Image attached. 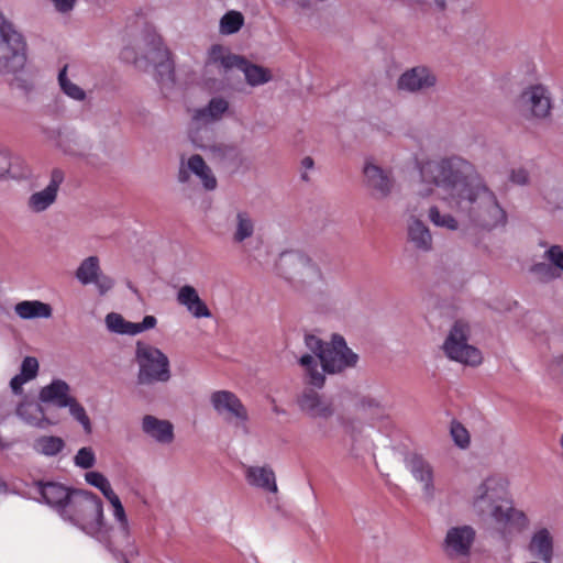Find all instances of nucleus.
Masks as SVG:
<instances>
[{"instance_id": "f257e3e1", "label": "nucleus", "mask_w": 563, "mask_h": 563, "mask_svg": "<svg viewBox=\"0 0 563 563\" xmlns=\"http://www.w3.org/2000/svg\"><path fill=\"white\" fill-rule=\"evenodd\" d=\"M423 181L445 194L444 200L470 225L492 231L507 223V213L474 165L459 155L428 159L420 164Z\"/></svg>"}, {"instance_id": "f03ea898", "label": "nucleus", "mask_w": 563, "mask_h": 563, "mask_svg": "<svg viewBox=\"0 0 563 563\" xmlns=\"http://www.w3.org/2000/svg\"><path fill=\"white\" fill-rule=\"evenodd\" d=\"M37 486L44 503L64 521L99 542L110 541V528L104 522L103 505L98 496L55 482L38 483Z\"/></svg>"}, {"instance_id": "7ed1b4c3", "label": "nucleus", "mask_w": 563, "mask_h": 563, "mask_svg": "<svg viewBox=\"0 0 563 563\" xmlns=\"http://www.w3.org/2000/svg\"><path fill=\"white\" fill-rule=\"evenodd\" d=\"M473 508L478 516L490 517L503 534L523 530L529 525L525 512L512 507L507 494V482L500 476H489L477 487Z\"/></svg>"}, {"instance_id": "20e7f679", "label": "nucleus", "mask_w": 563, "mask_h": 563, "mask_svg": "<svg viewBox=\"0 0 563 563\" xmlns=\"http://www.w3.org/2000/svg\"><path fill=\"white\" fill-rule=\"evenodd\" d=\"M320 362L316 356L309 353L302 354L298 358L302 367L307 383L313 387L322 388L324 385V374H338L356 365L358 356L346 344L344 338L340 334H333L325 351L322 353Z\"/></svg>"}, {"instance_id": "39448f33", "label": "nucleus", "mask_w": 563, "mask_h": 563, "mask_svg": "<svg viewBox=\"0 0 563 563\" xmlns=\"http://www.w3.org/2000/svg\"><path fill=\"white\" fill-rule=\"evenodd\" d=\"M144 41L146 44V54L144 56H122L125 60H132L137 67H143V62L146 65H152L155 68V79L161 89H169L175 84L174 67L169 59V52L164 46L162 37L157 34L156 30L152 26H146L144 30Z\"/></svg>"}, {"instance_id": "423d86ee", "label": "nucleus", "mask_w": 563, "mask_h": 563, "mask_svg": "<svg viewBox=\"0 0 563 563\" xmlns=\"http://www.w3.org/2000/svg\"><path fill=\"white\" fill-rule=\"evenodd\" d=\"M27 60L26 42L15 25L0 11V75H16Z\"/></svg>"}, {"instance_id": "0eeeda50", "label": "nucleus", "mask_w": 563, "mask_h": 563, "mask_svg": "<svg viewBox=\"0 0 563 563\" xmlns=\"http://www.w3.org/2000/svg\"><path fill=\"white\" fill-rule=\"evenodd\" d=\"M106 499L111 505V515L117 525V528L110 526L104 520V522L110 528V541L107 543H101L104 544L107 549L113 553L118 562L130 563L129 556L137 555L139 552L131 540V527L125 509L117 494H113Z\"/></svg>"}, {"instance_id": "6e6552de", "label": "nucleus", "mask_w": 563, "mask_h": 563, "mask_svg": "<svg viewBox=\"0 0 563 563\" xmlns=\"http://www.w3.org/2000/svg\"><path fill=\"white\" fill-rule=\"evenodd\" d=\"M135 361L139 365V385H153L169 380V360L159 349L148 343L137 342Z\"/></svg>"}, {"instance_id": "1a4fd4ad", "label": "nucleus", "mask_w": 563, "mask_h": 563, "mask_svg": "<svg viewBox=\"0 0 563 563\" xmlns=\"http://www.w3.org/2000/svg\"><path fill=\"white\" fill-rule=\"evenodd\" d=\"M468 325L462 321H456L443 343V351L452 361L475 366L482 362V353L478 349L468 344Z\"/></svg>"}, {"instance_id": "9d476101", "label": "nucleus", "mask_w": 563, "mask_h": 563, "mask_svg": "<svg viewBox=\"0 0 563 563\" xmlns=\"http://www.w3.org/2000/svg\"><path fill=\"white\" fill-rule=\"evenodd\" d=\"M276 269L286 279H300L312 284L321 279L319 267L300 251L289 250L280 253Z\"/></svg>"}, {"instance_id": "9b49d317", "label": "nucleus", "mask_w": 563, "mask_h": 563, "mask_svg": "<svg viewBox=\"0 0 563 563\" xmlns=\"http://www.w3.org/2000/svg\"><path fill=\"white\" fill-rule=\"evenodd\" d=\"M76 279L84 286L93 285L100 296L114 286V279L101 271L100 260L96 255L84 258L75 272Z\"/></svg>"}, {"instance_id": "f8f14e48", "label": "nucleus", "mask_w": 563, "mask_h": 563, "mask_svg": "<svg viewBox=\"0 0 563 563\" xmlns=\"http://www.w3.org/2000/svg\"><path fill=\"white\" fill-rule=\"evenodd\" d=\"M210 401L218 415L245 429L247 411L235 394L229 390H218L211 394Z\"/></svg>"}, {"instance_id": "ddd939ff", "label": "nucleus", "mask_w": 563, "mask_h": 563, "mask_svg": "<svg viewBox=\"0 0 563 563\" xmlns=\"http://www.w3.org/2000/svg\"><path fill=\"white\" fill-rule=\"evenodd\" d=\"M475 540V530L471 526L452 527L448 530L442 548L450 559L467 558Z\"/></svg>"}, {"instance_id": "4468645a", "label": "nucleus", "mask_w": 563, "mask_h": 563, "mask_svg": "<svg viewBox=\"0 0 563 563\" xmlns=\"http://www.w3.org/2000/svg\"><path fill=\"white\" fill-rule=\"evenodd\" d=\"M297 402L300 410L312 419L328 420L335 412L333 400L313 389H305Z\"/></svg>"}, {"instance_id": "2eb2a0df", "label": "nucleus", "mask_w": 563, "mask_h": 563, "mask_svg": "<svg viewBox=\"0 0 563 563\" xmlns=\"http://www.w3.org/2000/svg\"><path fill=\"white\" fill-rule=\"evenodd\" d=\"M522 109L536 118H545L551 110V97L542 85H533L522 91L520 96Z\"/></svg>"}, {"instance_id": "dca6fc26", "label": "nucleus", "mask_w": 563, "mask_h": 563, "mask_svg": "<svg viewBox=\"0 0 563 563\" xmlns=\"http://www.w3.org/2000/svg\"><path fill=\"white\" fill-rule=\"evenodd\" d=\"M406 468L413 478L422 485V492L427 499L434 497L433 468L431 464L420 454L409 453L405 457Z\"/></svg>"}, {"instance_id": "f3484780", "label": "nucleus", "mask_w": 563, "mask_h": 563, "mask_svg": "<svg viewBox=\"0 0 563 563\" xmlns=\"http://www.w3.org/2000/svg\"><path fill=\"white\" fill-rule=\"evenodd\" d=\"M190 173L196 175L202 183L206 190H214L217 187V179L210 169V167L206 164L203 158L195 154L190 156L185 163L184 159L180 162L179 170H178V180L179 183H187L190 178Z\"/></svg>"}, {"instance_id": "a211bd4d", "label": "nucleus", "mask_w": 563, "mask_h": 563, "mask_svg": "<svg viewBox=\"0 0 563 563\" xmlns=\"http://www.w3.org/2000/svg\"><path fill=\"white\" fill-rule=\"evenodd\" d=\"M64 179L60 170L54 169L48 185L34 194L27 199V208L33 213H41L46 211L57 198L58 188Z\"/></svg>"}, {"instance_id": "6ab92c4d", "label": "nucleus", "mask_w": 563, "mask_h": 563, "mask_svg": "<svg viewBox=\"0 0 563 563\" xmlns=\"http://www.w3.org/2000/svg\"><path fill=\"white\" fill-rule=\"evenodd\" d=\"M363 174L365 186L373 197L383 199L390 194L393 179L386 170L371 162H366Z\"/></svg>"}, {"instance_id": "aec40b11", "label": "nucleus", "mask_w": 563, "mask_h": 563, "mask_svg": "<svg viewBox=\"0 0 563 563\" xmlns=\"http://www.w3.org/2000/svg\"><path fill=\"white\" fill-rule=\"evenodd\" d=\"M437 77L424 66H417L406 70L398 79L397 86L400 90L418 92L435 85Z\"/></svg>"}, {"instance_id": "412c9836", "label": "nucleus", "mask_w": 563, "mask_h": 563, "mask_svg": "<svg viewBox=\"0 0 563 563\" xmlns=\"http://www.w3.org/2000/svg\"><path fill=\"white\" fill-rule=\"evenodd\" d=\"M528 551L532 558L543 563H552L554 558V538L552 532L544 527L536 529L528 543Z\"/></svg>"}, {"instance_id": "4be33fe9", "label": "nucleus", "mask_w": 563, "mask_h": 563, "mask_svg": "<svg viewBox=\"0 0 563 563\" xmlns=\"http://www.w3.org/2000/svg\"><path fill=\"white\" fill-rule=\"evenodd\" d=\"M190 139L197 147L208 152L214 161L221 164L238 165L240 162V150L234 144L222 142L203 144L199 141L197 132L195 131L190 132Z\"/></svg>"}, {"instance_id": "5701e85b", "label": "nucleus", "mask_w": 563, "mask_h": 563, "mask_svg": "<svg viewBox=\"0 0 563 563\" xmlns=\"http://www.w3.org/2000/svg\"><path fill=\"white\" fill-rule=\"evenodd\" d=\"M356 409L366 415L372 422L389 417V402L385 394H367L358 398Z\"/></svg>"}, {"instance_id": "b1692460", "label": "nucleus", "mask_w": 563, "mask_h": 563, "mask_svg": "<svg viewBox=\"0 0 563 563\" xmlns=\"http://www.w3.org/2000/svg\"><path fill=\"white\" fill-rule=\"evenodd\" d=\"M74 396L70 394V386L63 379H53L48 385L41 388L38 399L43 404L53 405L56 408H66L70 405Z\"/></svg>"}, {"instance_id": "393cba45", "label": "nucleus", "mask_w": 563, "mask_h": 563, "mask_svg": "<svg viewBox=\"0 0 563 563\" xmlns=\"http://www.w3.org/2000/svg\"><path fill=\"white\" fill-rule=\"evenodd\" d=\"M177 302L195 318H210L211 311L191 285L181 286L176 295Z\"/></svg>"}, {"instance_id": "a878e982", "label": "nucleus", "mask_w": 563, "mask_h": 563, "mask_svg": "<svg viewBox=\"0 0 563 563\" xmlns=\"http://www.w3.org/2000/svg\"><path fill=\"white\" fill-rule=\"evenodd\" d=\"M244 475L252 487L273 494L278 490L276 476L271 466H245Z\"/></svg>"}, {"instance_id": "bb28decb", "label": "nucleus", "mask_w": 563, "mask_h": 563, "mask_svg": "<svg viewBox=\"0 0 563 563\" xmlns=\"http://www.w3.org/2000/svg\"><path fill=\"white\" fill-rule=\"evenodd\" d=\"M143 432L159 444H169L174 440V427L168 420L146 415L142 420Z\"/></svg>"}, {"instance_id": "cd10ccee", "label": "nucleus", "mask_w": 563, "mask_h": 563, "mask_svg": "<svg viewBox=\"0 0 563 563\" xmlns=\"http://www.w3.org/2000/svg\"><path fill=\"white\" fill-rule=\"evenodd\" d=\"M228 109L229 102L224 98L214 97L206 107L195 110L192 123L199 129L202 125L220 120Z\"/></svg>"}, {"instance_id": "c85d7f7f", "label": "nucleus", "mask_w": 563, "mask_h": 563, "mask_svg": "<svg viewBox=\"0 0 563 563\" xmlns=\"http://www.w3.org/2000/svg\"><path fill=\"white\" fill-rule=\"evenodd\" d=\"M408 241L419 252H430L433 240L429 228L419 219L411 217L407 225Z\"/></svg>"}, {"instance_id": "c756f323", "label": "nucleus", "mask_w": 563, "mask_h": 563, "mask_svg": "<svg viewBox=\"0 0 563 563\" xmlns=\"http://www.w3.org/2000/svg\"><path fill=\"white\" fill-rule=\"evenodd\" d=\"M239 63H242V56L232 54L220 44H213L208 51L207 65H212L224 73L238 68Z\"/></svg>"}, {"instance_id": "7c9ffc66", "label": "nucleus", "mask_w": 563, "mask_h": 563, "mask_svg": "<svg viewBox=\"0 0 563 563\" xmlns=\"http://www.w3.org/2000/svg\"><path fill=\"white\" fill-rule=\"evenodd\" d=\"M14 312L22 320L48 319L53 314V308L41 300H23L14 306Z\"/></svg>"}, {"instance_id": "2f4dec72", "label": "nucleus", "mask_w": 563, "mask_h": 563, "mask_svg": "<svg viewBox=\"0 0 563 563\" xmlns=\"http://www.w3.org/2000/svg\"><path fill=\"white\" fill-rule=\"evenodd\" d=\"M16 416L26 424L38 429H46L48 426L54 424L45 416L43 408L34 402H21L16 407Z\"/></svg>"}, {"instance_id": "473e14b6", "label": "nucleus", "mask_w": 563, "mask_h": 563, "mask_svg": "<svg viewBox=\"0 0 563 563\" xmlns=\"http://www.w3.org/2000/svg\"><path fill=\"white\" fill-rule=\"evenodd\" d=\"M341 424L345 431V433L350 437L352 442V452L355 455L360 454V451L369 452L373 450L374 444L367 438H364L363 426L356 420H341Z\"/></svg>"}, {"instance_id": "72a5a7b5", "label": "nucleus", "mask_w": 563, "mask_h": 563, "mask_svg": "<svg viewBox=\"0 0 563 563\" xmlns=\"http://www.w3.org/2000/svg\"><path fill=\"white\" fill-rule=\"evenodd\" d=\"M5 175L14 179H23L30 176V169L27 166L21 167V158L11 157L7 150L0 148V178Z\"/></svg>"}, {"instance_id": "f704fd0d", "label": "nucleus", "mask_w": 563, "mask_h": 563, "mask_svg": "<svg viewBox=\"0 0 563 563\" xmlns=\"http://www.w3.org/2000/svg\"><path fill=\"white\" fill-rule=\"evenodd\" d=\"M66 442L57 435H41L34 439L32 449L45 457H55L64 451Z\"/></svg>"}, {"instance_id": "c9c22d12", "label": "nucleus", "mask_w": 563, "mask_h": 563, "mask_svg": "<svg viewBox=\"0 0 563 563\" xmlns=\"http://www.w3.org/2000/svg\"><path fill=\"white\" fill-rule=\"evenodd\" d=\"M255 232V222L251 213L245 210H240L235 214L234 230L232 240L234 243H243L250 239Z\"/></svg>"}, {"instance_id": "e433bc0d", "label": "nucleus", "mask_w": 563, "mask_h": 563, "mask_svg": "<svg viewBox=\"0 0 563 563\" xmlns=\"http://www.w3.org/2000/svg\"><path fill=\"white\" fill-rule=\"evenodd\" d=\"M238 69L244 74L246 82L252 87L264 85L272 78L268 69L252 64L244 57H242V63H239Z\"/></svg>"}, {"instance_id": "4c0bfd02", "label": "nucleus", "mask_w": 563, "mask_h": 563, "mask_svg": "<svg viewBox=\"0 0 563 563\" xmlns=\"http://www.w3.org/2000/svg\"><path fill=\"white\" fill-rule=\"evenodd\" d=\"M245 19L242 12L236 10L227 11L219 21V33L232 35L238 33L244 25Z\"/></svg>"}, {"instance_id": "58836bf2", "label": "nucleus", "mask_w": 563, "mask_h": 563, "mask_svg": "<svg viewBox=\"0 0 563 563\" xmlns=\"http://www.w3.org/2000/svg\"><path fill=\"white\" fill-rule=\"evenodd\" d=\"M58 84L62 91L69 98L76 101H82L86 98V92L82 88L71 82L67 77V65H65L58 73Z\"/></svg>"}, {"instance_id": "ea45409f", "label": "nucleus", "mask_w": 563, "mask_h": 563, "mask_svg": "<svg viewBox=\"0 0 563 563\" xmlns=\"http://www.w3.org/2000/svg\"><path fill=\"white\" fill-rule=\"evenodd\" d=\"M429 220L439 228L455 231L459 229L457 220L450 213H441L437 206H432L428 213Z\"/></svg>"}, {"instance_id": "a19ab883", "label": "nucleus", "mask_w": 563, "mask_h": 563, "mask_svg": "<svg viewBox=\"0 0 563 563\" xmlns=\"http://www.w3.org/2000/svg\"><path fill=\"white\" fill-rule=\"evenodd\" d=\"M85 479L89 485L98 488L106 498L115 494L111 487L109 479L100 472H87L85 475Z\"/></svg>"}, {"instance_id": "79ce46f5", "label": "nucleus", "mask_w": 563, "mask_h": 563, "mask_svg": "<svg viewBox=\"0 0 563 563\" xmlns=\"http://www.w3.org/2000/svg\"><path fill=\"white\" fill-rule=\"evenodd\" d=\"M66 408L69 409L70 416L81 424L84 431L88 434L91 433V421L85 408L77 401L75 397L70 401V405H67Z\"/></svg>"}, {"instance_id": "37998d69", "label": "nucleus", "mask_w": 563, "mask_h": 563, "mask_svg": "<svg viewBox=\"0 0 563 563\" xmlns=\"http://www.w3.org/2000/svg\"><path fill=\"white\" fill-rule=\"evenodd\" d=\"M157 323V319L154 316H145L142 322L126 321L124 334L136 335L146 330L153 329Z\"/></svg>"}, {"instance_id": "c03bdc74", "label": "nucleus", "mask_w": 563, "mask_h": 563, "mask_svg": "<svg viewBox=\"0 0 563 563\" xmlns=\"http://www.w3.org/2000/svg\"><path fill=\"white\" fill-rule=\"evenodd\" d=\"M74 464L82 470L91 468L96 464V455L91 448L79 449L74 456Z\"/></svg>"}, {"instance_id": "a18cd8bd", "label": "nucleus", "mask_w": 563, "mask_h": 563, "mask_svg": "<svg viewBox=\"0 0 563 563\" xmlns=\"http://www.w3.org/2000/svg\"><path fill=\"white\" fill-rule=\"evenodd\" d=\"M531 272L541 280V282H550L558 277H560V273L556 272V268L553 265L548 263H537L531 267Z\"/></svg>"}, {"instance_id": "49530a36", "label": "nucleus", "mask_w": 563, "mask_h": 563, "mask_svg": "<svg viewBox=\"0 0 563 563\" xmlns=\"http://www.w3.org/2000/svg\"><path fill=\"white\" fill-rule=\"evenodd\" d=\"M451 435L454 441V443L461 448L466 449L470 445V434L466 428L456 421H453L451 423Z\"/></svg>"}, {"instance_id": "de8ad7c7", "label": "nucleus", "mask_w": 563, "mask_h": 563, "mask_svg": "<svg viewBox=\"0 0 563 563\" xmlns=\"http://www.w3.org/2000/svg\"><path fill=\"white\" fill-rule=\"evenodd\" d=\"M544 260L550 262L558 273H563V247L561 245H552L544 252Z\"/></svg>"}, {"instance_id": "09e8293b", "label": "nucleus", "mask_w": 563, "mask_h": 563, "mask_svg": "<svg viewBox=\"0 0 563 563\" xmlns=\"http://www.w3.org/2000/svg\"><path fill=\"white\" fill-rule=\"evenodd\" d=\"M305 345L312 353V356L318 358V363L321 360L322 353L325 351L327 343L313 334L305 335Z\"/></svg>"}, {"instance_id": "8fccbe9b", "label": "nucleus", "mask_w": 563, "mask_h": 563, "mask_svg": "<svg viewBox=\"0 0 563 563\" xmlns=\"http://www.w3.org/2000/svg\"><path fill=\"white\" fill-rule=\"evenodd\" d=\"M38 373V361L35 357L26 356L21 364L20 375L29 382L34 379Z\"/></svg>"}, {"instance_id": "3c124183", "label": "nucleus", "mask_w": 563, "mask_h": 563, "mask_svg": "<svg viewBox=\"0 0 563 563\" xmlns=\"http://www.w3.org/2000/svg\"><path fill=\"white\" fill-rule=\"evenodd\" d=\"M106 325L113 333L124 334L126 320L119 313L110 312L106 317Z\"/></svg>"}, {"instance_id": "603ef678", "label": "nucleus", "mask_w": 563, "mask_h": 563, "mask_svg": "<svg viewBox=\"0 0 563 563\" xmlns=\"http://www.w3.org/2000/svg\"><path fill=\"white\" fill-rule=\"evenodd\" d=\"M509 178L514 184L523 186L529 180V174L523 167H518L511 169Z\"/></svg>"}, {"instance_id": "864d4df0", "label": "nucleus", "mask_w": 563, "mask_h": 563, "mask_svg": "<svg viewBox=\"0 0 563 563\" xmlns=\"http://www.w3.org/2000/svg\"><path fill=\"white\" fill-rule=\"evenodd\" d=\"M55 10L59 13H69L76 4V0H51Z\"/></svg>"}, {"instance_id": "5fc2aeb1", "label": "nucleus", "mask_w": 563, "mask_h": 563, "mask_svg": "<svg viewBox=\"0 0 563 563\" xmlns=\"http://www.w3.org/2000/svg\"><path fill=\"white\" fill-rule=\"evenodd\" d=\"M27 382L29 380L25 377L21 376L20 374H16L15 376H13L10 380V387H11V390L13 391V394H15V395L22 394L23 385Z\"/></svg>"}, {"instance_id": "6e6d98bb", "label": "nucleus", "mask_w": 563, "mask_h": 563, "mask_svg": "<svg viewBox=\"0 0 563 563\" xmlns=\"http://www.w3.org/2000/svg\"><path fill=\"white\" fill-rule=\"evenodd\" d=\"M301 165L305 169H311L313 167V159L311 157H305L301 161Z\"/></svg>"}, {"instance_id": "4d7b16f0", "label": "nucleus", "mask_w": 563, "mask_h": 563, "mask_svg": "<svg viewBox=\"0 0 563 563\" xmlns=\"http://www.w3.org/2000/svg\"><path fill=\"white\" fill-rule=\"evenodd\" d=\"M420 2H426L427 0H419ZM445 1L446 0H434V7L438 10H444L445 9Z\"/></svg>"}, {"instance_id": "13d9d810", "label": "nucleus", "mask_w": 563, "mask_h": 563, "mask_svg": "<svg viewBox=\"0 0 563 563\" xmlns=\"http://www.w3.org/2000/svg\"><path fill=\"white\" fill-rule=\"evenodd\" d=\"M16 86L21 89H23L24 91H27L30 89V86L25 82V81H19L18 80V84Z\"/></svg>"}, {"instance_id": "bf43d9fd", "label": "nucleus", "mask_w": 563, "mask_h": 563, "mask_svg": "<svg viewBox=\"0 0 563 563\" xmlns=\"http://www.w3.org/2000/svg\"><path fill=\"white\" fill-rule=\"evenodd\" d=\"M10 446L11 444L9 442H5L0 438V449H8Z\"/></svg>"}, {"instance_id": "052dcab7", "label": "nucleus", "mask_w": 563, "mask_h": 563, "mask_svg": "<svg viewBox=\"0 0 563 563\" xmlns=\"http://www.w3.org/2000/svg\"><path fill=\"white\" fill-rule=\"evenodd\" d=\"M301 177L302 179L307 180V175L305 173L301 175Z\"/></svg>"}]
</instances>
